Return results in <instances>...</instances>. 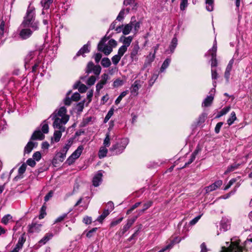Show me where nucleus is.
<instances>
[{
  "label": "nucleus",
  "instance_id": "obj_35",
  "mask_svg": "<svg viewBox=\"0 0 252 252\" xmlns=\"http://www.w3.org/2000/svg\"><path fill=\"white\" fill-rule=\"evenodd\" d=\"M128 91L127 90L123 92L115 100V104H118L120 102L122 98L128 94Z\"/></svg>",
  "mask_w": 252,
  "mask_h": 252
},
{
  "label": "nucleus",
  "instance_id": "obj_44",
  "mask_svg": "<svg viewBox=\"0 0 252 252\" xmlns=\"http://www.w3.org/2000/svg\"><path fill=\"white\" fill-rule=\"evenodd\" d=\"M72 144V141L71 140H69L68 141L67 143L66 144H65V145L63 147V149L61 151H63L64 153H66L67 152L68 149L71 146Z\"/></svg>",
  "mask_w": 252,
  "mask_h": 252
},
{
  "label": "nucleus",
  "instance_id": "obj_22",
  "mask_svg": "<svg viewBox=\"0 0 252 252\" xmlns=\"http://www.w3.org/2000/svg\"><path fill=\"white\" fill-rule=\"evenodd\" d=\"M155 58V53H150L149 55H148L146 57V61L145 62L144 65L145 66H147L149 65L151 63H152Z\"/></svg>",
  "mask_w": 252,
  "mask_h": 252
},
{
  "label": "nucleus",
  "instance_id": "obj_8",
  "mask_svg": "<svg viewBox=\"0 0 252 252\" xmlns=\"http://www.w3.org/2000/svg\"><path fill=\"white\" fill-rule=\"evenodd\" d=\"M222 184V181L221 180H218L212 185L206 187L205 188L206 193L214 191L217 189L219 188Z\"/></svg>",
  "mask_w": 252,
  "mask_h": 252
},
{
  "label": "nucleus",
  "instance_id": "obj_41",
  "mask_svg": "<svg viewBox=\"0 0 252 252\" xmlns=\"http://www.w3.org/2000/svg\"><path fill=\"white\" fill-rule=\"evenodd\" d=\"M12 217L10 215L4 216L1 220V222L4 224H7L9 221L12 219Z\"/></svg>",
  "mask_w": 252,
  "mask_h": 252
},
{
  "label": "nucleus",
  "instance_id": "obj_29",
  "mask_svg": "<svg viewBox=\"0 0 252 252\" xmlns=\"http://www.w3.org/2000/svg\"><path fill=\"white\" fill-rule=\"evenodd\" d=\"M107 151L108 150L105 147H101L98 152V156L99 158H101L106 157Z\"/></svg>",
  "mask_w": 252,
  "mask_h": 252
},
{
  "label": "nucleus",
  "instance_id": "obj_49",
  "mask_svg": "<svg viewBox=\"0 0 252 252\" xmlns=\"http://www.w3.org/2000/svg\"><path fill=\"white\" fill-rule=\"evenodd\" d=\"M70 93V91L68 92V93L66 94V96L65 98L64 99V103L65 105H67V106H69L71 104V101H72L71 98H70L69 97V95Z\"/></svg>",
  "mask_w": 252,
  "mask_h": 252
},
{
  "label": "nucleus",
  "instance_id": "obj_38",
  "mask_svg": "<svg viewBox=\"0 0 252 252\" xmlns=\"http://www.w3.org/2000/svg\"><path fill=\"white\" fill-rule=\"evenodd\" d=\"M103 145L105 147H109L110 145V137L109 132L106 134L105 138L103 141Z\"/></svg>",
  "mask_w": 252,
  "mask_h": 252
},
{
  "label": "nucleus",
  "instance_id": "obj_23",
  "mask_svg": "<svg viewBox=\"0 0 252 252\" xmlns=\"http://www.w3.org/2000/svg\"><path fill=\"white\" fill-rule=\"evenodd\" d=\"M53 237L52 233H48L39 241V243L41 244H45L49 240Z\"/></svg>",
  "mask_w": 252,
  "mask_h": 252
},
{
  "label": "nucleus",
  "instance_id": "obj_58",
  "mask_svg": "<svg viewBox=\"0 0 252 252\" xmlns=\"http://www.w3.org/2000/svg\"><path fill=\"white\" fill-rule=\"evenodd\" d=\"M211 73H212V79L213 80H216L218 78V75L217 73L216 68H212V69H211Z\"/></svg>",
  "mask_w": 252,
  "mask_h": 252
},
{
  "label": "nucleus",
  "instance_id": "obj_34",
  "mask_svg": "<svg viewBox=\"0 0 252 252\" xmlns=\"http://www.w3.org/2000/svg\"><path fill=\"white\" fill-rule=\"evenodd\" d=\"M101 63L103 67H108L111 65V62L108 58H104L102 59Z\"/></svg>",
  "mask_w": 252,
  "mask_h": 252
},
{
  "label": "nucleus",
  "instance_id": "obj_1",
  "mask_svg": "<svg viewBox=\"0 0 252 252\" xmlns=\"http://www.w3.org/2000/svg\"><path fill=\"white\" fill-rule=\"evenodd\" d=\"M67 110L65 107H61L58 110H56L53 114L52 117L54 119L53 126L55 128L59 130H55L53 137L51 140H54L55 142L60 141L62 135V132L65 131V127L64 126L69 119V115L66 114Z\"/></svg>",
  "mask_w": 252,
  "mask_h": 252
},
{
  "label": "nucleus",
  "instance_id": "obj_3",
  "mask_svg": "<svg viewBox=\"0 0 252 252\" xmlns=\"http://www.w3.org/2000/svg\"><path fill=\"white\" fill-rule=\"evenodd\" d=\"M108 39V37L104 36L97 45L98 50L103 52L106 56L109 55L112 52L113 48L117 45V41L113 39L109 40L106 43Z\"/></svg>",
  "mask_w": 252,
  "mask_h": 252
},
{
  "label": "nucleus",
  "instance_id": "obj_31",
  "mask_svg": "<svg viewBox=\"0 0 252 252\" xmlns=\"http://www.w3.org/2000/svg\"><path fill=\"white\" fill-rule=\"evenodd\" d=\"M121 146H122V145H121L119 143H116L112 145V146L110 149V151L111 152L113 155H117L116 154V152L117 151L119 150Z\"/></svg>",
  "mask_w": 252,
  "mask_h": 252
},
{
  "label": "nucleus",
  "instance_id": "obj_56",
  "mask_svg": "<svg viewBox=\"0 0 252 252\" xmlns=\"http://www.w3.org/2000/svg\"><path fill=\"white\" fill-rule=\"evenodd\" d=\"M188 0H182L180 3V9L184 10L188 6Z\"/></svg>",
  "mask_w": 252,
  "mask_h": 252
},
{
  "label": "nucleus",
  "instance_id": "obj_5",
  "mask_svg": "<svg viewBox=\"0 0 252 252\" xmlns=\"http://www.w3.org/2000/svg\"><path fill=\"white\" fill-rule=\"evenodd\" d=\"M243 248L239 245V241H231L228 247H222L220 252H242Z\"/></svg>",
  "mask_w": 252,
  "mask_h": 252
},
{
  "label": "nucleus",
  "instance_id": "obj_52",
  "mask_svg": "<svg viewBox=\"0 0 252 252\" xmlns=\"http://www.w3.org/2000/svg\"><path fill=\"white\" fill-rule=\"evenodd\" d=\"M41 158V155L39 152H36L32 155V158L37 161H38Z\"/></svg>",
  "mask_w": 252,
  "mask_h": 252
},
{
  "label": "nucleus",
  "instance_id": "obj_57",
  "mask_svg": "<svg viewBox=\"0 0 252 252\" xmlns=\"http://www.w3.org/2000/svg\"><path fill=\"white\" fill-rule=\"evenodd\" d=\"M80 99V94L78 93H75L71 96L72 101H77Z\"/></svg>",
  "mask_w": 252,
  "mask_h": 252
},
{
  "label": "nucleus",
  "instance_id": "obj_48",
  "mask_svg": "<svg viewBox=\"0 0 252 252\" xmlns=\"http://www.w3.org/2000/svg\"><path fill=\"white\" fill-rule=\"evenodd\" d=\"M96 81V78L94 76H91L87 80V84L89 86L93 85Z\"/></svg>",
  "mask_w": 252,
  "mask_h": 252
},
{
  "label": "nucleus",
  "instance_id": "obj_36",
  "mask_svg": "<svg viewBox=\"0 0 252 252\" xmlns=\"http://www.w3.org/2000/svg\"><path fill=\"white\" fill-rule=\"evenodd\" d=\"M66 153L61 151L57 154L56 157L60 161L63 162L66 157Z\"/></svg>",
  "mask_w": 252,
  "mask_h": 252
},
{
  "label": "nucleus",
  "instance_id": "obj_24",
  "mask_svg": "<svg viewBox=\"0 0 252 252\" xmlns=\"http://www.w3.org/2000/svg\"><path fill=\"white\" fill-rule=\"evenodd\" d=\"M83 149L84 148L82 146H79L71 155L77 159L80 156Z\"/></svg>",
  "mask_w": 252,
  "mask_h": 252
},
{
  "label": "nucleus",
  "instance_id": "obj_18",
  "mask_svg": "<svg viewBox=\"0 0 252 252\" xmlns=\"http://www.w3.org/2000/svg\"><path fill=\"white\" fill-rule=\"evenodd\" d=\"M128 143V139L126 138L122 139L121 141V145L122 146L120 147V149L119 151H117L116 152V154H119L121 153L124 149L126 148V145Z\"/></svg>",
  "mask_w": 252,
  "mask_h": 252
},
{
  "label": "nucleus",
  "instance_id": "obj_17",
  "mask_svg": "<svg viewBox=\"0 0 252 252\" xmlns=\"http://www.w3.org/2000/svg\"><path fill=\"white\" fill-rule=\"evenodd\" d=\"M214 99V96L212 94H211L210 95L208 96L204 100V101L202 103V107H208L211 105L212 104L213 100Z\"/></svg>",
  "mask_w": 252,
  "mask_h": 252
},
{
  "label": "nucleus",
  "instance_id": "obj_2",
  "mask_svg": "<svg viewBox=\"0 0 252 252\" xmlns=\"http://www.w3.org/2000/svg\"><path fill=\"white\" fill-rule=\"evenodd\" d=\"M22 26L30 27L32 30L37 31L39 29V22L35 20V11L33 7H29L24 20L22 22Z\"/></svg>",
  "mask_w": 252,
  "mask_h": 252
},
{
  "label": "nucleus",
  "instance_id": "obj_25",
  "mask_svg": "<svg viewBox=\"0 0 252 252\" xmlns=\"http://www.w3.org/2000/svg\"><path fill=\"white\" fill-rule=\"evenodd\" d=\"M123 38L124 40L123 41V43L124 45L123 46H125V47L127 48L132 42L133 37L131 36H128L127 37H123Z\"/></svg>",
  "mask_w": 252,
  "mask_h": 252
},
{
  "label": "nucleus",
  "instance_id": "obj_16",
  "mask_svg": "<svg viewBox=\"0 0 252 252\" xmlns=\"http://www.w3.org/2000/svg\"><path fill=\"white\" fill-rule=\"evenodd\" d=\"M123 28V34L125 35L129 34L133 28V22H130L129 24L124 26Z\"/></svg>",
  "mask_w": 252,
  "mask_h": 252
},
{
  "label": "nucleus",
  "instance_id": "obj_42",
  "mask_svg": "<svg viewBox=\"0 0 252 252\" xmlns=\"http://www.w3.org/2000/svg\"><path fill=\"white\" fill-rule=\"evenodd\" d=\"M127 49V48L125 46H121L118 50V54L122 57L126 52Z\"/></svg>",
  "mask_w": 252,
  "mask_h": 252
},
{
  "label": "nucleus",
  "instance_id": "obj_53",
  "mask_svg": "<svg viewBox=\"0 0 252 252\" xmlns=\"http://www.w3.org/2000/svg\"><path fill=\"white\" fill-rule=\"evenodd\" d=\"M46 214V207L45 206H43L40 209V213L39 215V219H42L44 218Z\"/></svg>",
  "mask_w": 252,
  "mask_h": 252
},
{
  "label": "nucleus",
  "instance_id": "obj_10",
  "mask_svg": "<svg viewBox=\"0 0 252 252\" xmlns=\"http://www.w3.org/2000/svg\"><path fill=\"white\" fill-rule=\"evenodd\" d=\"M42 224L36 223H32L29 225L28 232L29 233L38 232L40 231Z\"/></svg>",
  "mask_w": 252,
  "mask_h": 252
},
{
  "label": "nucleus",
  "instance_id": "obj_14",
  "mask_svg": "<svg viewBox=\"0 0 252 252\" xmlns=\"http://www.w3.org/2000/svg\"><path fill=\"white\" fill-rule=\"evenodd\" d=\"M102 174L98 172L93 178V183L94 187H97L99 185L102 180Z\"/></svg>",
  "mask_w": 252,
  "mask_h": 252
},
{
  "label": "nucleus",
  "instance_id": "obj_60",
  "mask_svg": "<svg viewBox=\"0 0 252 252\" xmlns=\"http://www.w3.org/2000/svg\"><path fill=\"white\" fill-rule=\"evenodd\" d=\"M174 242L173 241H171L169 244L167 245L164 248L160 250L158 252H164L166 250L171 249L174 245Z\"/></svg>",
  "mask_w": 252,
  "mask_h": 252
},
{
  "label": "nucleus",
  "instance_id": "obj_39",
  "mask_svg": "<svg viewBox=\"0 0 252 252\" xmlns=\"http://www.w3.org/2000/svg\"><path fill=\"white\" fill-rule=\"evenodd\" d=\"M95 65L92 62H90L87 66L86 72L87 73H90L92 72Z\"/></svg>",
  "mask_w": 252,
  "mask_h": 252
},
{
  "label": "nucleus",
  "instance_id": "obj_64",
  "mask_svg": "<svg viewBox=\"0 0 252 252\" xmlns=\"http://www.w3.org/2000/svg\"><path fill=\"white\" fill-rule=\"evenodd\" d=\"M123 82L120 79L116 80L113 83V86L114 87H118L123 85Z\"/></svg>",
  "mask_w": 252,
  "mask_h": 252
},
{
  "label": "nucleus",
  "instance_id": "obj_62",
  "mask_svg": "<svg viewBox=\"0 0 252 252\" xmlns=\"http://www.w3.org/2000/svg\"><path fill=\"white\" fill-rule=\"evenodd\" d=\"M106 207H107L106 210H108L109 212L112 211L114 208V204L111 201H109L107 203Z\"/></svg>",
  "mask_w": 252,
  "mask_h": 252
},
{
  "label": "nucleus",
  "instance_id": "obj_40",
  "mask_svg": "<svg viewBox=\"0 0 252 252\" xmlns=\"http://www.w3.org/2000/svg\"><path fill=\"white\" fill-rule=\"evenodd\" d=\"M170 60L169 59H166L162 63L160 68V71L163 72L169 65Z\"/></svg>",
  "mask_w": 252,
  "mask_h": 252
},
{
  "label": "nucleus",
  "instance_id": "obj_4",
  "mask_svg": "<svg viewBox=\"0 0 252 252\" xmlns=\"http://www.w3.org/2000/svg\"><path fill=\"white\" fill-rule=\"evenodd\" d=\"M35 31L32 30L30 27L22 26L20 25L18 29L19 37L22 40H26L30 38L33 32Z\"/></svg>",
  "mask_w": 252,
  "mask_h": 252
},
{
  "label": "nucleus",
  "instance_id": "obj_26",
  "mask_svg": "<svg viewBox=\"0 0 252 252\" xmlns=\"http://www.w3.org/2000/svg\"><path fill=\"white\" fill-rule=\"evenodd\" d=\"M214 0H206L205 3L206 4V8L208 11H212L214 9Z\"/></svg>",
  "mask_w": 252,
  "mask_h": 252
},
{
  "label": "nucleus",
  "instance_id": "obj_50",
  "mask_svg": "<svg viewBox=\"0 0 252 252\" xmlns=\"http://www.w3.org/2000/svg\"><path fill=\"white\" fill-rule=\"evenodd\" d=\"M152 205L151 202H148L144 204V208L142 210L139 211V215L142 214L145 210L148 209Z\"/></svg>",
  "mask_w": 252,
  "mask_h": 252
},
{
  "label": "nucleus",
  "instance_id": "obj_54",
  "mask_svg": "<svg viewBox=\"0 0 252 252\" xmlns=\"http://www.w3.org/2000/svg\"><path fill=\"white\" fill-rule=\"evenodd\" d=\"M101 68L100 65H95L92 71L96 75H99L101 72Z\"/></svg>",
  "mask_w": 252,
  "mask_h": 252
},
{
  "label": "nucleus",
  "instance_id": "obj_47",
  "mask_svg": "<svg viewBox=\"0 0 252 252\" xmlns=\"http://www.w3.org/2000/svg\"><path fill=\"white\" fill-rule=\"evenodd\" d=\"M49 131V126L48 124L46 123V121L43 122L42 126V132L44 133H47Z\"/></svg>",
  "mask_w": 252,
  "mask_h": 252
},
{
  "label": "nucleus",
  "instance_id": "obj_21",
  "mask_svg": "<svg viewBox=\"0 0 252 252\" xmlns=\"http://www.w3.org/2000/svg\"><path fill=\"white\" fill-rule=\"evenodd\" d=\"M230 228V223L228 220H222L220 223V229L226 231Z\"/></svg>",
  "mask_w": 252,
  "mask_h": 252
},
{
  "label": "nucleus",
  "instance_id": "obj_33",
  "mask_svg": "<svg viewBox=\"0 0 252 252\" xmlns=\"http://www.w3.org/2000/svg\"><path fill=\"white\" fill-rule=\"evenodd\" d=\"M236 119V114L234 112L231 113L230 118L227 120V124L229 126H231L235 120Z\"/></svg>",
  "mask_w": 252,
  "mask_h": 252
},
{
  "label": "nucleus",
  "instance_id": "obj_55",
  "mask_svg": "<svg viewBox=\"0 0 252 252\" xmlns=\"http://www.w3.org/2000/svg\"><path fill=\"white\" fill-rule=\"evenodd\" d=\"M27 168V164L26 163H23L22 165L19 167L18 169V172L19 174H23L26 171Z\"/></svg>",
  "mask_w": 252,
  "mask_h": 252
},
{
  "label": "nucleus",
  "instance_id": "obj_15",
  "mask_svg": "<svg viewBox=\"0 0 252 252\" xmlns=\"http://www.w3.org/2000/svg\"><path fill=\"white\" fill-rule=\"evenodd\" d=\"M36 145H37L36 143H34L32 141L29 142L25 147V149H24L25 153H27V154L30 153L32 152V150L34 147Z\"/></svg>",
  "mask_w": 252,
  "mask_h": 252
},
{
  "label": "nucleus",
  "instance_id": "obj_12",
  "mask_svg": "<svg viewBox=\"0 0 252 252\" xmlns=\"http://www.w3.org/2000/svg\"><path fill=\"white\" fill-rule=\"evenodd\" d=\"M44 135L40 130L35 131L31 136V140H42L44 138Z\"/></svg>",
  "mask_w": 252,
  "mask_h": 252
},
{
  "label": "nucleus",
  "instance_id": "obj_20",
  "mask_svg": "<svg viewBox=\"0 0 252 252\" xmlns=\"http://www.w3.org/2000/svg\"><path fill=\"white\" fill-rule=\"evenodd\" d=\"M90 45L89 43H88L87 44L84 45L83 47H82L80 50L77 52L76 56H79L80 55H83L85 53H88L90 52V50L89 49V47Z\"/></svg>",
  "mask_w": 252,
  "mask_h": 252
},
{
  "label": "nucleus",
  "instance_id": "obj_43",
  "mask_svg": "<svg viewBox=\"0 0 252 252\" xmlns=\"http://www.w3.org/2000/svg\"><path fill=\"white\" fill-rule=\"evenodd\" d=\"M34 56V53L33 52L31 51L26 56L25 58V63H28L33 58Z\"/></svg>",
  "mask_w": 252,
  "mask_h": 252
},
{
  "label": "nucleus",
  "instance_id": "obj_63",
  "mask_svg": "<svg viewBox=\"0 0 252 252\" xmlns=\"http://www.w3.org/2000/svg\"><path fill=\"white\" fill-rule=\"evenodd\" d=\"M223 123L222 122H219L218 123L215 128V131L216 133H219L220 131V129L222 126L223 125Z\"/></svg>",
  "mask_w": 252,
  "mask_h": 252
},
{
  "label": "nucleus",
  "instance_id": "obj_61",
  "mask_svg": "<svg viewBox=\"0 0 252 252\" xmlns=\"http://www.w3.org/2000/svg\"><path fill=\"white\" fill-rule=\"evenodd\" d=\"M206 118V114H202L201 115L199 118L198 121V124H201L205 122V119Z\"/></svg>",
  "mask_w": 252,
  "mask_h": 252
},
{
  "label": "nucleus",
  "instance_id": "obj_13",
  "mask_svg": "<svg viewBox=\"0 0 252 252\" xmlns=\"http://www.w3.org/2000/svg\"><path fill=\"white\" fill-rule=\"evenodd\" d=\"M233 63V60H231L229 61V62L226 68L225 71L224 73V77L226 78L227 81H228L229 76H230V72L232 69Z\"/></svg>",
  "mask_w": 252,
  "mask_h": 252
},
{
  "label": "nucleus",
  "instance_id": "obj_6",
  "mask_svg": "<svg viewBox=\"0 0 252 252\" xmlns=\"http://www.w3.org/2000/svg\"><path fill=\"white\" fill-rule=\"evenodd\" d=\"M217 41L215 40L212 49L209 50V53L212 56L211 59V69L212 68H216L218 65V61L216 58V52H217Z\"/></svg>",
  "mask_w": 252,
  "mask_h": 252
},
{
  "label": "nucleus",
  "instance_id": "obj_51",
  "mask_svg": "<svg viewBox=\"0 0 252 252\" xmlns=\"http://www.w3.org/2000/svg\"><path fill=\"white\" fill-rule=\"evenodd\" d=\"M121 59V57L118 54H117V55L114 56L112 58V61L113 63L116 65L119 62Z\"/></svg>",
  "mask_w": 252,
  "mask_h": 252
},
{
  "label": "nucleus",
  "instance_id": "obj_37",
  "mask_svg": "<svg viewBox=\"0 0 252 252\" xmlns=\"http://www.w3.org/2000/svg\"><path fill=\"white\" fill-rule=\"evenodd\" d=\"M177 45V39L176 37H174L171 41V45L170 46V49L171 52H173L176 47Z\"/></svg>",
  "mask_w": 252,
  "mask_h": 252
},
{
  "label": "nucleus",
  "instance_id": "obj_45",
  "mask_svg": "<svg viewBox=\"0 0 252 252\" xmlns=\"http://www.w3.org/2000/svg\"><path fill=\"white\" fill-rule=\"evenodd\" d=\"M109 79V76L107 74L104 73L101 76V79L99 82L100 83H101L103 85H105L107 83V80Z\"/></svg>",
  "mask_w": 252,
  "mask_h": 252
},
{
  "label": "nucleus",
  "instance_id": "obj_7",
  "mask_svg": "<svg viewBox=\"0 0 252 252\" xmlns=\"http://www.w3.org/2000/svg\"><path fill=\"white\" fill-rule=\"evenodd\" d=\"M138 216H135L127 220V223L123 226V228L118 232V235L122 237L133 225Z\"/></svg>",
  "mask_w": 252,
  "mask_h": 252
},
{
  "label": "nucleus",
  "instance_id": "obj_9",
  "mask_svg": "<svg viewBox=\"0 0 252 252\" xmlns=\"http://www.w3.org/2000/svg\"><path fill=\"white\" fill-rule=\"evenodd\" d=\"M139 49L140 47L138 43L133 44L132 49L130 53V58L132 61L137 60L138 58L137 56L139 51Z\"/></svg>",
  "mask_w": 252,
  "mask_h": 252
},
{
  "label": "nucleus",
  "instance_id": "obj_46",
  "mask_svg": "<svg viewBox=\"0 0 252 252\" xmlns=\"http://www.w3.org/2000/svg\"><path fill=\"white\" fill-rule=\"evenodd\" d=\"M25 241L26 240L24 237V235H23L19 238L18 243L16 244V245L18 246V247L22 248L23 244L25 243Z\"/></svg>",
  "mask_w": 252,
  "mask_h": 252
},
{
  "label": "nucleus",
  "instance_id": "obj_27",
  "mask_svg": "<svg viewBox=\"0 0 252 252\" xmlns=\"http://www.w3.org/2000/svg\"><path fill=\"white\" fill-rule=\"evenodd\" d=\"M239 165H240V164H239V163H234L232 164V165L229 166L227 167V169L225 171L224 174H226L227 173H228L229 172L234 171L235 170H236V169H237L238 168Z\"/></svg>",
  "mask_w": 252,
  "mask_h": 252
},
{
  "label": "nucleus",
  "instance_id": "obj_11",
  "mask_svg": "<svg viewBox=\"0 0 252 252\" xmlns=\"http://www.w3.org/2000/svg\"><path fill=\"white\" fill-rule=\"evenodd\" d=\"M140 86L139 81L137 80L135 81L130 88L131 93L134 95H137L138 94V91Z\"/></svg>",
  "mask_w": 252,
  "mask_h": 252
},
{
  "label": "nucleus",
  "instance_id": "obj_59",
  "mask_svg": "<svg viewBox=\"0 0 252 252\" xmlns=\"http://www.w3.org/2000/svg\"><path fill=\"white\" fill-rule=\"evenodd\" d=\"M27 164L33 167L35 165L36 162L32 158H30L27 160Z\"/></svg>",
  "mask_w": 252,
  "mask_h": 252
},
{
  "label": "nucleus",
  "instance_id": "obj_30",
  "mask_svg": "<svg viewBox=\"0 0 252 252\" xmlns=\"http://www.w3.org/2000/svg\"><path fill=\"white\" fill-rule=\"evenodd\" d=\"M230 107L229 106L223 108L220 112H219L218 114L216 116V118H219L226 114L230 110Z\"/></svg>",
  "mask_w": 252,
  "mask_h": 252
},
{
  "label": "nucleus",
  "instance_id": "obj_19",
  "mask_svg": "<svg viewBox=\"0 0 252 252\" xmlns=\"http://www.w3.org/2000/svg\"><path fill=\"white\" fill-rule=\"evenodd\" d=\"M80 84V82H78L77 83H76L74 85V88L77 89L78 88V91L81 93H83L86 92V91H87V90L88 89L87 86L83 84Z\"/></svg>",
  "mask_w": 252,
  "mask_h": 252
},
{
  "label": "nucleus",
  "instance_id": "obj_28",
  "mask_svg": "<svg viewBox=\"0 0 252 252\" xmlns=\"http://www.w3.org/2000/svg\"><path fill=\"white\" fill-rule=\"evenodd\" d=\"M53 0H42L41 1V4L45 9H48L50 5L53 2Z\"/></svg>",
  "mask_w": 252,
  "mask_h": 252
},
{
  "label": "nucleus",
  "instance_id": "obj_32",
  "mask_svg": "<svg viewBox=\"0 0 252 252\" xmlns=\"http://www.w3.org/2000/svg\"><path fill=\"white\" fill-rule=\"evenodd\" d=\"M109 214V212L108 210H104L102 214L99 216L97 219V220L100 222H101Z\"/></svg>",
  "mask_w": 252,
  "mask_h": 252
}]
</instances>
